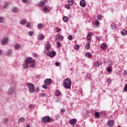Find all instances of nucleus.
Returning a JSON list of instances; mask_svg holds the SVG:
<instances>
[{
	"mask_svg": "<svg viewBox=\"0 0 127 127\" xmlns=\"http://www.w3.org/2000/svg\"><path fill=\"white\" fill-rule=\"evenodd\" d=\"M86 56H87L89 58H91L92 57V54L91 53L87 52L85 54Z\"/></svg>",
	"mask_w": 127,
	"mask_h": 127,
	"instance_id": "7c9ffc66",
	"label": "nucleus"
},
{
	"mask_svg": "<svg viewBox=\"0 0 127 127\" xmlns=\"http://www.w3.org/2000/svg\"><path fill=\"white\" fill-rule=\"evenodd\" d=\"M24 121H25V119H24V117H21L19 120L18 122L19 123H23V122H24Z\"/></svg>",
	"mask_w": 127,
	"mask_h": 127,
	"instance_id": "393cba45",
	"label": "nucleus"
},
{
	"mask_svg": "<svg viewBox=\"0 0 127 127\" xmlns=\"http://www.w3.org/2000/svg\"><path fill=\"white\" fill-rule=\"evenodd\" d=\"M68 5H73L74 4V0H68Z\"/></svg>",
	"mask_w": 127,
	"mask_h": 127,
	"instance_id": "412c9836",
	"label": "nucleus"
},
{
	"mask_svg": "<svg viewBox=\"0 0 127 127\" xmlns=\"http://www.w3.org/2000/svg\"><path fill=\"white\" fill-rule=\"evenodd\" d=\"M96 40H97V41H100L101 38H100V37H96Z\"/></svg>",
	"mask_w": 127,
	"mask_h": 127,
	"instance_id": "5fc2aeb1",
	"label": "nucleus"
},
{
	"mask_svg": "<svg viewBox=\"0 0 127 127\" xmlns=\"http://www.w3.org/2000/svg\"><path fill=\"white\" fill-rule=\"evenodd\" d=\"M71 85H72V81L69 78H66L64 81V87L65 89H71Z\"/></svg>",
	"mask_w": 127,
	"mask_h": 127,
	"instance_id": "f03ea898",
	"label": "nucleus"
},
{
	"mask_svg": "<svg viewBox=\"0 0 127 127\" xmlns=\"http://www.w3.org/2000/svg\"><path fill=\"white\" fill-rule=\"evenodd\" d=\"M55 65L56 66H59L60 65V63L58 62H57L56 63H55Z\"/></svg>",
	"mask_w": 127,
	"mask_h": 127,
	"instance_id": "603ef678",
	"label": "nucleus"
},
{
	"mask_svg": "<svg viewBox=\"0 0 127 127\" xmlns=\"http://www.w3.org/2000/svg\"><path fill=\"white\" fill-rule=\"evenodd\" d=\"M95 115L97 119H99V118H100V113L98 112H95Z\"/></svg>",
	"mask_w": 127,
	"mask_h": 127,
	"instance_id": "f704fd0d",
	"label": "nucleus"
},
{
	"mask_svg": "<svg viewBox=\"0 0 127 127\" xmlns=\"http://www.w3.org/2000/svg\"><path fill=\"white\" fill-rule=\"evenodd\" d=\"M124 74H125V75H127V70H125L124 71Z\"/></svg>",
	"mask_w": 127,
	"mask_h": 127,
	"instance_id": "69168bd1",
	"label": "nucleus"
},
{
	"mask_svg": "<svg viewBox=\"0 0 127 127\" xmlns=\"http://www.w3.org/2000/svg\"><path fill=\"white\" fill-rule=\"evenodd\" d=\"M90 42H91V41H88V43L85 45V49H87V50H89V49H90Z\"/></svg>",
	"mask_w": 127,
	"mask_h": 127,
	"instance_id": "dca6fc26",
	"label": "nucleus"
},
{
	"mask_svg": "<svg viewBox=\"0 0 127 127\" xmlns=\"http://www.w3.org/2000/svg\"><path fill=\"white\" fill-rule=\"evenodd\" d=\"M56 96H60V95H61V91L60 90H57L56 92Z\"/></svg>",
	"mask_w": 127,
	"mask_h": 127,
	"instance_id": "72a5a7b5",
	"label": "nucleus"
},
{
	"mask_svg": "<svg viewBox=\"0 0 127 127\" xmlns=\"http://www.w3.org/2000/svg\"><path fill=\"white\" fill-rule=\"evenodd\" d=\"M122 34L123 35H127V30H123V31H122Z\"/></svg>",
	"mask_w": 127,
	"mask_h": 127,
	"instance_id": "e433bc0d",
	"label": "nucleus"
},
{
	"mask_svg": "<svg viewBox=\"0 0 127 127\" xmlns=\"http://www.w3.org/2000/svg\"><path fill=\"white\" fill-rule=\"evenodd\" d=\"M37 26L39 29H41L43 27V25L42 23H39Z\"/></svg>",
	"mask_w": 127,
	"mask_h": 127,
	"instance_id": "c756f323",
	"label": "nucleus"
},
{
	"mask_svg": "<svg viewBox=\"0 0 127 127\" xmlns=\"http://www.w3.org/2000/svg\"><path fill=\"white\" fill-rule=\"evenodd\" d=\"M76 123H77V119H73L69 121V124L71 126H74Z\"/></svg>",
	"mask_w": 127,
	"mask_h": 127,
	"instance_id": "9b49d317",
	"label": "nucleus"
},
{
	"mask_svg": "<svg viewBox=\"0 0 127 127\" xmlns=\"http://www.w3.org/2000/svg\"><path fill=\"white\" fill-rule=\"evenodd\" d=\"M64 7L67 9H70V5L66 4L64 5Z\"/></svg>",
	"mask_w": 127,
	"mask_h": 127,
	"instance_id": "ea45409f",
	"label": "nucleus"
},
{
	"mask_svg": "<svg viewBox=\"0 0 127 127\" xmlns=\"http://www.w3.org/2000/svg\"><path fill=\"white\" fill-rule=\"evenodd\" d=\"M95 25H96V26H100V22H99V20H96L95 21Z\"/></svg>",
	"mask_w": 127,
	"mask_h": 127,
	"instance_id": "c85d7f7f",
	"label": "nucleus"
},
{
	"mask_svg": "<svg viewBox=\"0 0 127 127\" xmlns=\"http://www.w3.org/2000/svg\"><path fill=\"white\" fill-rule=\"evenodd\" d=\"M111 28L112 29H116V28H117V25H116V24L115 23H112L111 24Z\"/></svg>",
	"mask_w": 127,
	"mask_h": 127,
	"instance_id": "cd10ccee",
	"label": "nucleus"
},
{
	"mask_svg": "<svg viewBox=\"0 0 127 127\" xmlns=\"http://www.w3.org/2000/svg\"><path fill=\"white\" fill-rule=\"evenodd\" d=\"M12 54V51H11V50L8 51L7 53V55L8 56H11Z\"/></svg>",
	"mask_w": 127,
	"mask_h": 127,
	"instance_id": "2f4dec72",
	"label": "nucleus"
},
{
	"mask_svg": "<svg viewBox=\"0 0 127 127\" xmlns=\"http://www.w3.org/2000/svg\"><path fill=\"white\" fill-rule=\"evenodd\" d=\"M29 109H32V108H33V105L31 104L29 106Z\"/></svg>",
	"mask_w": 127,
	"mask_h": 127,
	"instance_id": "4d7b16f0",
	"label": "nucleus"
},
{
	"mask_svg": "<svg viewBox=\"0 0 127 127\" xmlns=\"http://www.w3.org/2000/svg\"><path fill=\"white\" fill-rule=\"evenodd\" d=\"M3 7L4 8H8V3L7 2H5L3 5Z\"/></svg>",
	"mask_w": 127,
	"mask_h": 127,
	"instance_id": "b1692460",
	"label": "nucleus"
},
{
	"mask_svg": "<svg viewBox=\"0 0 127 127\" xmlns=\"http://www.w3.org/2000/svg\"><path fill=\"white\" fill-rule=\"evenodd\" d=\"M61 113H65V109H62L61 110Z\"/></svg>",
	"mask_w": 127,
	"mask_h": 127,
	"instance_id": "680f3d73",
	"label": "nucleus"
},
{
	"mask_svg": "<svg viewBox=\"0 0 127 127\" xmlns=\"http://www.w3.org/2000/svg\"><path fill=\"white\" fill-rule=\"evenodd\" d=\"M52 81L51 79L48 78L45 80V84H46V85H50Z\"/></svg>",
	"mask_w": 127,
	"mask_h": 127,
	"instance_id": "2eb2a0df",
	"label": "nucleus"
},
{
	"mask_svg": "<svg viewBox=\"0 0 127 127\" xmlns=\"http://www.w3.org/2000/svg\"><path fill=\"white\" fill-rule=\"evenodd\" d=\"M37 55H36V53H33V56L34 57H36Z\"/></svg>",
	"mask_w": 127,
	"mask_h": 127,
	"instance_id": "e2e57ef3",
	"label": "nucleus"
},
{
	"mask_svg": "<svg viewBox=\"0 0 127 127\" xmlns=\"http://www.w3.org/2000/svg\"><path fill=\"white\" fill-rule=\"evenodd\" d=\"M63 19L64 21V22H68V21H69V18L67 16H64L63 18Z\"/></svg>",
	"mask_w": 127,
	"mask_h": 127,
	"instance_id": "aec40b11",
	"label": "nucleus"
},
{
	"mask_svg": "<svg viewBox=\"0 0 127 127\" xmlns=\"http://www.w3.org/2000/svg\"><path fill=\"white\" fill-rule=\"evenodd\" d=\"M28 34L29 36H31L32 35H33V32L32 31L28 32Z\"/></svg>",
	"mask_w": 127,
	"mask_h": 127,
	"instance_id": "37998d69",
	"label": "nucleus"
},
{
	"mask_svg": "<svg viewBox=\"0 0 127 127\" xmlns=\"http://www.w3.org/2000/svg\"><path fill=\"white\" fill-rule=\"evenodd\" d=\"M127 84H126L124 87V92H127Z\"/></svg>",
	"mask_w": 127,
	"mask_h": 127,
	"instance_id": "49530a36",
	"label": "nucleus"
},
{
	"mask_svg": "<svg viewBox=\"0 0 127 127\" xmlns=\"http://www.w3.org/2000/svg\"><path fill=\"white\" fill-rule=\"evenodd\" d=\"M26 127H30V126L28 125L26 126Z\"/></svg>",
	"mask_w": 127,
	"mask_h": 127,
	"instance_id": "338daca9",
	"label": "nucleus"
},
{
	"mask_svg": "<svg viewBox=\"0 0 127 127\" xmlns=\"http://www.w3.org/2000/svg\"><path fill=\"white\" fill-rule=\"evenodd\" d=\"M107 126L109 127H113L115 126V122L113 120H109L107 123Z\"/></svg>",
	"mask_w": 127,
	"mask_h": 127,
	"instance_id": "0eeeda50",
	"label": "nucleus"
},
{
	"mask_svg": "<svg viewBox=\"0 0 127 127\" xmlns=\"http://www.w3.org/2000/svg\"><path fill=\"white\" fill-rule=\"evenodd\" d=\"M91 35H92V33H89L87 35L86 38L88 40H91Z\"/></svg>",
	"mask_w": 127,
	"mask_h": 127,
	"instance_id": "a878e982",
	"label": "nucleus"
},
{
	"mask_svg": "<svg viewBox=\"0 0 127 127\" xmlns=\"http://www.w3.org/2000/svg\"><path fill=\"white\" fill-rule=\"evenodd\" d=\"M101 47L102 49H107V46L106 43H103L101 45Z\"/></svg>",
	"mask_w": 127,
	"mask_h": 127,
	"instance_id": "a211bd4d",
	"label": "nucleus"
},
{
	"mask_svg": "<svg viewBox=\"0 0 127 127\" xmlns=\"http://www.w3.org/2000/svg\"><path fill=\"white\" fill-rule=\"evenodd\" d=\"M30 66L32 68H34V67H35V61L33 60V61L30 63Z\"/></svg>",
	"mask_w": 127,
	"mask_h": 127,
	"instance_id": "6ab92c4d",
	"label": "nucleus"
},
{
	"mask_svg": "<svg viewBox=\"0 0 127 127\" xmlns=\"http://www.w3.org/2000/svg\"><path fill=\"white\" fill-rule=\"evenodd\" d=\"M3 123H8V119L4 118L3 119Z\"/></svg>",
	"mask_w": 127,
	"mask_h": 127,
	"instance_id": "79ce46f5",
	"label": "nucleus"
},
{
	"mask_svg": "<svg viewBox=\"0 0 127 127\" xmlns=\"http://www.w3.org/2000/svg\"><path fill=\"white\" fill-rule=\"evenodd\" d=\"M57 38H59L60 40H63L64 37L60 34L57 35Z\"/></svg>",
	"mask_w": 127,
	"mask_h": 127,
	"instance_id": "bb28decb",
	"label": "nucleus"
},
{
	"mask_svg": "<svg viewBox=\"0 0 127 127\" xmlns=\"http://www.w3.org/2000/svg\"><path fill=\"white\" fill-rule=\"evenodd\" d=\"M4 18L2 17H0V23H1L3 21Z\"/></svg>",
	"mask_w": 127,
	"mask_h": 127,
	"instance_id": "de8ad7c7",
	"label": "nucleus"
},
{
	"mask_svg": "<svg viewBox=\"0 0 127 127\" xmlns=\"http://www.w3.org/2000/svg\"><path fill=\"white\" fill-rule=\"evenodd\" d=\"M23 67L24 69H27L28 68V64L25 63L23 64Z\"/></svg>",
	"mask_w": 127,
	"mask_h": 127,
	"instance_id": "5701e85b",
	"label": "nucleus"
},
{
	"mask_svg": "<svg viewBox=\"0 0 127 127\" xmlns=\"http://www.w3.org/2000/svg\"><path fill=\"white\" fill-rule=\"evenodd\" d=\"M36 93H38L40 91V88L39 87H37L35 90Z\"/></svg>",
	"mask_w": 127,
	"mask_h": 127,
	"instance_id": "3c124183",
	"label": "nucleus"
},
{
	"mask_svg": "<svg viewBox=\"0 0 127 127\" xmlns=\"http://www.w3.org/2000/svg\"><path fill=\"white\" fill-rule=\"evenodd\" d=\"M27 27L29 28V27H31V23L30 22H27V25H26Z\"/></svg>",
	"mask_w": 127,
	"mask_h": 127,
	"instance_id": "58836bf2",
	"label": "nucleus"
},
{
	"mask_svg": "<svg viewBox=\"0 0 127 127\" xmlns=\"http://www.w3.org/2000/svg\"><path fill=\"white\" fill-rule=\"evenodd\" d=\"M14 48L16 50H18V49H20L21 48V45L20 44L16 43L15 44Z\"/></svg>",
	"mask_w": 127,
	"mask_h": 127,
	"instance_id": "1a4fd4ad",
	"label": "nucleus"
},
{
	"mask_svg": "<svg viewBox=\"0 0 127 127\" xmlns=\"http://www.w3.org/2000/svg\"><path fill=\"white\" fill-rule=\"evenodd\" d=\"M2 53H3L2 50H0V55H1V54H2Z\"/></svg>",
	"mask_w": 127,
	"mask_h": 127,
	"instance_id": "0e129e2a",
	"label": "nucleus"
},
{
	"mask_svg": "<svg viewBox=\"0 0 127 127\" xmlns=\"http://www.w3.org/2000/svg\"><path fill=\"white\" fill-rule=\"evenodd\" d=\"M12 11L14 12V13H16V12H18V9L15 7L12 9Z\"/></svg>",
	"mask_w": 127,
	"mask_h": 127,
	"instance_id": "4be33fe9",
	"label": "nucleus"
},
{
	"mask_svg": "<svg viewBox=\"0 0 127 127\" xmlns=\"http://www.w3.org/2000/svg\"><path fill=\"white\" fill-rule=\"evenodd\" d=\"M41 96L42 97H45V94H44V93H41Z\"/></svg>",
	"mask_w": 127,
	"mask_h": 127,
	"instance_id": "052dcab7",
	"label": "nucleus"
},
{
	"mask_svg": "<svg viewBox=\"0 0 127 127\" xmlns=\"http://www.w3.org/2000/svg\"><path fill=\"white\" fill-rule=\"evenodd\" d=\"M97 18L99 20H102V15H97Z\"/></svg>",
	"mask_w": 127,
	"mask_h": 127,
	"instance_id": "a19ab883",
	"label": "nucleus"
},
{
	"mask_svg": "<svg viewBox=\"0 0 127 127\" xmlns=\"http://www.w3.org/2000/svg\"><path fill=\"white\" fill-rule=\"evenodd\" d=\"M48 55H49V57H54V56H56V52L55 51H52L48 53Z\"/></svg>",
	"mask_w": 127,
	"mask_h": 127,
	"instance_id": "6e6552de",
	"label": "nucleus"
},
{
	"mask_svg": "<svg viewBox=\"0 0 127 127\" xmlns=\"http://www.w3.org/2000/svg\"><path fill=\"white\" fill-rule=\"evenodd\" d=\"M26 22H27L26 20L22 19L20 21V24H21V25H24V24H25Z\"/></svg>",
	"mask_w": 127,
	"mask_h": 127,
	"instance_id": "f3484780",
	"label": "nucleus"
},
{
	"mask_svg": "<svg viewBox=\"0 0 127 127\" xmlns=\"http://www.w3.org/2000/svg\"><path fill=\"white\" fill-rule=\"evenodd\" d=\"M51 44L50 42H47L45 44V49L44 50V54L48 55L49 52H50V50H51Z\"/></svg>",
	"mask_w": 127,
	"mask_h": 127,
	"instance_id": "f257e3e1",
	"label": "nucleus"
},
{
	"mask_svg": "<svg viewBox=\"0 0 127 127\" xmlns=\"http://www.w3.org/2000/svg\"><path fill=\"white\" fill-rule=\"evenodd\" d=\"M26 87L30 93H34V91H35V87L33 84L28 82L26 84Z\"/></svg>",
	"mask_w": 127,
	"mask_h": 127,
	"instance_id": "7ed1b4c3",
	"label": "nucleus"
},
{
	"mask_svg": "<svg viewBox=\"0 0 127 127\" xmlns=\"http://www.w3.org/2000/svg\"><path fill=\"white\" fill-rule=\"evenodd\" d=\"M36 77L37 78H40V75H39V74H37V75H36Z\"/></svg>",
	"mask_w": 127,
	"mask_h": 127,
	"instance_id": "13d9d810",
	"label": "nucleus"
},
{
	"mask_svg": "<svg viewBox=\"0 0 127 127\" xmlns=\"http://www.w3.org/2000/svg\"><path fill=\"white\" fill-rule=\"evenodd\" d=\"M68 39H69V40H72V39H73V36H72V35H69L68 36Z\"/></svg>",
	"mask_w": 127,
	"mask_h": 127,
	"instance_id": "a18cd8bd",
	"label": "nucleus"
},
{
	"mask_svg": "<svg viewBox=\"0 0 127 127\" xmlns=\"http://www.w3.org/2000/svg\"><path fill=\"white\" fill-rule=\"evenodd\" d=\"M42 88L43 89H47V88H48V86H47V85H45V84H44L42 86Z\"/></svg>",
	"mask_w": 127,
	"mask_h": 127,
	"instance_id": "09e8293b",
	"label": "nucleus"
},
{
	"mask_svg": "<svg viewBox=\"0 0 127 127\" xmlns=\"http://www.w3.org/2000/svg\"><path fill=\"white\" fill-rule=\"evenodd\" d=\"M79 48H80V46H79L78 45H75L74 46V49H75V50H79Z\"/></svg>",
	"mask_w": 127,
	"mask_h": 127,
	"instance_id": "c9c22d12",
	"label": "nucleus"
},
{
	"mask_svg": "<svg viewBox=\"0 0 127 127\" xmlns=\"http://www.w3.org/2000/svg\"><path fill=\"white\" fill-rule=\"evenodd\" d=\"M33 60L32 58H27L25 60V63L29 64V63H31Z\"/></svg>",
	"mask_w": 127,
	"mask_h": 127,
	"instance_id": "ddd939ff",
	"label": "nucleus"
},
{
	"mask_svg": "<svg viewBox=\"0 0 127 127\" xmlns=\"http://www.w3.org/2000/svg\"><path fill=\"white\" fill-rule=\"evenodd\" d=\"M8 42V37H5L1 40V45H4L5 44H7V43Z\"/></svg>",
	"mask_w": 127,
	"mask_h": 127,
	"instance_id": "423d86ee",
	"label": "nucleus"
},
{
	"mask_svg": "<svg viewBox=\"0 0 127 127\" xmlns=\"http://www.w3.org/2000/svg\"><path fill=\"white\" fill-rule=\"evenodd\" d=\"M80 5L82 7H85L86 6V1L85 0H81L80 2Z\"/></svg>",
	"mask_w": 127,
	"mask_h": 127,
	"instance_id": "f8f14e48",
	"label": "nucleus"
},
{
	"mask_svg": "<svg viewBox=\"0 0 127 127\" xmlns=\"http://www.w3.org/2000/svg\"><path fill=\"white\" fill-rule=\"evenodd\" d=\"M48 10V8L47 6L43 7V11H47Z\"/></svg>",
	"mask_w": 127,
	"mask_h": 127,
	"instance_id": "c03bdc74",
	"label": "nucleus"
},
{
	"mask_svg": "<svg viewBox=\"0 0 127 127\" xmlns=\"http://www.w3.org/2000/svg\"><path fill=\"white\" fill-rule=\"evenodd\" d=\"M45 38V36L44 35L40 34L38 36V40H43Z\"/></svg>",
	"mask_w": 127,
	"mask_h": 127,
	"instance_id": "4468645a",
	"label": "nucleus"
},
{
	"mask_svg": "<svg viewBox=\"0 0 127 127\" xmlns=\"http://www.w3.org/2000/svg\"><path fill=\"white\" fill-rule=\"evenodd\" d=\"M94 66H95V67H99L100 66V63H99V62H95Z\"/></svg>",
	"mask_w": 127,
	"mask_h": 127,
	"instance_id": "473e14b6",
	"label": "nucleus"
},
{
	"mask_svg": "<svg viewBox=\"0 0 127 127\" xmlns=\"http://www.w3.org/2000/svg\"><path fill=\"white\" fill-rule=\"evenodd\" d=\"M57 47L58 48H59V47H60V46H61V43L60 42H58L57 43Z\"/></svg>",
	"mask_w": 127,
	"mask_h": 127,
	"instance_id": "8fccbe9b",
	"label": "nucleus"
},
{
	"mask_svg": "<svg viewBox=\"0 0 127 127\" xmlns=\"http://www.w3.org/2000/svg\"><path fill=\"white\" fill-rule=\"evenodd\" d=\"M42 121L43 123H50L51 118L49 116H45L42 118Z\"/></svg>",
	"mask_w": 127,
	"mask_h": 127,
	"instance_id": "20e7f679",
	"label": "nucleus"
},
{
	"mask_svg": "<svg viewBox=\"0 0 127 127\" xmlns=\"http://www.w3.org/2000/svg\"><path fill=\"white\" fill-rule=\"evenodd\" d=\"M107 82L109 83H111L112 82V80H111V79H110V78L108 79L107 80Z\"/></svg>",
	"mask_w": 127,
	"mask_h": 127,
	"instance_id": "6e6d98bb",
	"label": "nucleus"
},
{
	"mask_svg": "<svg viewBox=\"0 0 127 127\" xmlns=\"http://www.w3.org/2000/svg\"><path fill=\"white\" fill-rule=\"evenodd\" d=\"M111 68V67L110 66L107 68V72L109 73H111V72H112V69Z\"/></svg>",
	"mask_w": 127,
	"mask_h": 127,
	"instance_id": "4c0bfd02",
	"label": "nucleus"
},
{
	"mask_svg": "<svg viewBox=\"0 0 127 127\" xmlns=\"http://www.w3.org/2000/svg\"><path fill=\"white\" fill-rule=\"evenodd\" d=\"M46 2H47V0H44V1L42 0L39 2L38 4L39 6H43V5H44Z\"/></svg>",
	"mask_w": 127,
	"mask_h": 127,
	"instance_id": "9d476101",
	"label": "nucleus"
},
{
	"mask_svg": "<svg viewBox=\"0 0 127 127\" xmlns=\"http://www.w3.org/2000/svg\"><path fill=\"white\" fill-rule=\"evenodd\" d=\"M57 32H59V31H61V29H59L58 30V28H57Z\"/></svg>",
	"mask_w": 127,
	"mask_h": 127,
	"instance_id": "bf43d9fd",
	"label": "nucleus"
},
{
	"mask_svg": "<svg viewBox=\"0 0 127 127\" xmlns=\"http://www.w3.org/2000/svg\"><path fill=\"white\" fill-rule=\"evenodd\" d=\"M13 92H14V87H11L8 89L7 94L8 96H11L13 94Z\"/></svg>",
	"mask_w": 127,
	"mask_h": 127,
	"instance_id": "39448f33",
	"label": "nucleus"
},
{
	"mask_svg": "<svg viewBox=\"0 0 127 127\" xmlns=\"http://www.w3.org/2000/svg\"><path fill=\"white\" fill-rule=\"evenodd\" d=\"M21 1H22V2H23V3H26V2H27V1H28V0H21Z\"/></svg>",
	"mask_w": 127,
	"mask_h": 127,
	"instance_id": "864d4df0",
	"label": "nucleus"
}]
</instances>
